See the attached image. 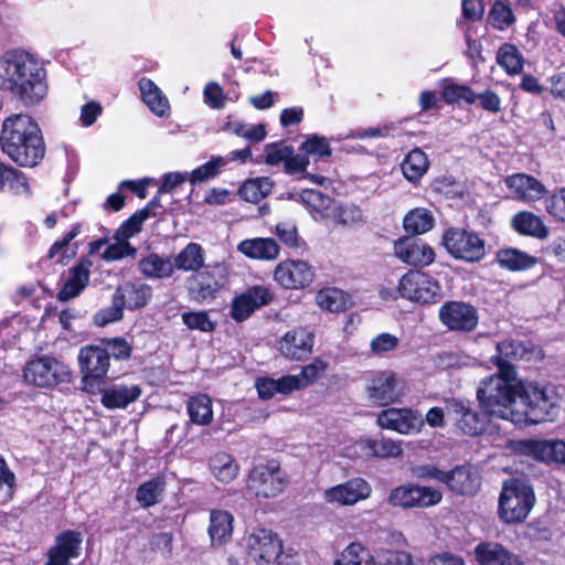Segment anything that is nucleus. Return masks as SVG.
<instances>
[{"instance_id": "obj_17", "label": "nucleus", "mask_w": 565, "mask_h": 565, "mask_svg": "<svg viewBox=\"0 0 565 565\" xmlns=\"http://www.w3.org/2000/svg\"><path fill=\"white\" fill-rule=\"evenodd\" d=\"M364 390L370 403L376 406L390 405L401 395L397 375L392 371H377L370 374Z\"/></svg>"}, {"instance_id": "obj_47", "label": "nucleus", "mask_w": 565, "mask_h": 565, "mask_svg": "<svg viewBox=\"0 0 565 565\" xmlns=\"http://www.w3.org/2000/svg\"><path fill=\"white\" fill-rule=\"evenodd\" d=\"M316 301L323 310L339 312L347 309L349 297L338 288H326L317 294Z\"/></svg>"}, {"instance_id": "obj_38", "label": "nucleus", "mask_w": 565, "mask_h": 565, "mask_svg": "<svg viewBox=\"0 0 565 565\" xmlns=\"http://www.w3.org/2000/svg\"><path fill=\"white\" fill-rule=\"evenodd\" d=\"M139 89L143 103L159 117L169 115L170 105L162 90L149 78L139 81Z\"/></svg>"}, {"instance_id": "obj_16", "label": "nucleus", "mask_w": 565, "mask_h": 565, "mask_svg": "<svg viewBox=\"0 0 565 565\" xmlns=\"http://www.w3.org/2000/svg\"><path fill=\"white\" fill-rule=\"evenodd\" d=\"M440 322L450 331L471 332L479 321L478 310L463 301H447L438 311Z\"/></svg>"}, {"instance_id": "obj_3", "label": "nucleus", "mask_w": 565, "mask_h": 565, "mask_svg": "<svg viewBox=\"0 0 565 565\" xmlns=\"http://www.w3.org/2000/svg\"><path fill=\"white\" fill-rule=\"evenodd\" d=\"M2 151L18 166L33 168L45 154V143L38 122L29 115L8 117L1 127Z\"/></svg>"}, {"instance_id": "obj_5", "label": "nucleus", "mask_w": 565, "mask_h": 565, "mask_svg": "<svg viewBox=\"0 0 565 565\" xmlns=\"http://www.w3.org/2000/svg\"><path fill=\"white\" fill-rule=\"evenodd\" d=\"M398 292L402 298L422 306L437 303L443 298L440 282L422 270L404 274L398 282Z\"/></svg>"}, {"instance_id": "obj_13", "label": "nucleus", "mask_w": 565, "mask_h": 565, "mask_svg": "<svg viewBox=\"0 0 565 565\" xmlns=\"http://www.w3.org/2000/svg\"><path fill=\"white\" fill-rule=\"evenodd\" d=\"M376 424L382 429L392 430L401 435H412L422 430L425 420L419 412L412 408L390 407L377 414Z\"/></svg>"}, {"instance_id": "obj_2", "label": "nucleus", "mask_w": 565, "mask_h": 565, "mask_svg": "<svg viewBox=\"0 0 565 565\" xmlns=\"http://www.w3.org/2000/svg\"><path fill=\"white\" fill-rule=\"evenodd\" d=\"M0 89L24 107L39 105L49 94L44 62L23 49L7 51L0 56Z\"/></svg>"}, {"instance_id": "obj_42", "label": "nucleus", "mask_w": 565, "mask_h": 565, "mask_svg": "<svg viewBox=\"0 0 565 565\" xmlns=\"http://www.w3.org/2000/svg\"><path fill=\"white\" fill-rule=\"evenodd\" d=\"M334 565H377V562L366 546L352 542L341 552Z\"/></svg>"}, {"instance_id": "obj_23", "label": "nucleus", "mask_w": 565, "mask_h": 565, "mask_svg": "<svg viewBox=\"0 0 565 565\" xmlns=\"http://www.w3.org/2000/svg\"><path fill=\"white\" fill-rule=\"evenodd\" d=\"M447 413L451 416L458 428L466 435L477 436L484 430L486 420L472 411L471 403L462 399H450L446 404Z\"/></svg>"}, {"instance_id": "obj_19", "label": "nucleus", "mask_w": 565, "mask_h": 565, "mask_svg": "<svg viewBox=\"0 0 565 565\" xmlns=\"http://www.w3.org/2000/svg\"><path fill=\"white\" fill-rule=\"evenodd\" d=\"M515 449L546 465H565V441L561 439H524Z\"/></svg>"}, {"instance_id": "obj_39", "label": "nucleus", "mask_w": 565, "mask_h": 565, "mask_svg": "<svg viewBox=\"0 0 565 565\" xmlns=\"http://www.w3.org/2000/svg\"><path fill=\"white\" fill-rule=\"evenodd\" d=\"M209 468L214 478L224 484L231 483L239 473V465L225 451H218L211 456Z\"/></svg>"}, {"instance_id": "obj_56", "label": "nucleus", "mask_w": 565, "mask_h": 565, "mask_svg": "<svg viewBox=\"0 0 565 565\" xmlns=\"http://www.w3.org/2000/svg\"><path fill=\"white\" fill-rule=\"evenodd\" d=\"M443 98L446 103L452 104L465 100L468 104H473L477 100V94L466 85L449 84L443 90Z\"/></svg>"}, {"instance_id": "obj_8", "label": "nucleus", "mask_w": 565, "mask_h": 565, "mask_svg": "<svg viewBox=\"0 0 565 565\" xmlns=\"http://www.w3.org/2000/svg\"><path fill=\"white\" fill-rule=\"evenodd\" d=\"M243 546L257 563H271L282 552V542L278 535L263 526L248 530L243 539Z\"/></svg>"}, {"instance_id": "obj_11", "label": "nucleus", "mask_w": 565, "mask_h": 565, "mask_svg": "<svg viewBox=\"0 0 565 565\" xmlns=\"http://www.w3.org/2000/svg\"><path fill=\"white\" fill-rule=\"evenodd\" d=\"M78 363L84 390L94 393L109 370V352L99 345H86L79 351Z\"/></svg>"}, {"instance_id": "obj_48", "label": "nucleus", "mask_w": 565, "mask_h": 565, "mask_svg": "<svg viewBox=\"0 0 565 565\" xmlns=\"http://www.w3.org/2000/svg\"><path fill=\"white\" fill-rule=\"evenodd\" d=\"M434 225V217L426 209L417 207L409 211L404 217V227L406 232L413 234H423L428 232Z\"/></svg>"}, {"instance_id": "obj_29", "label": "nucleus", "mask_w": 565, "mask_h": 565, "mask_svg": "<svg viewBox=\"0 0 565 565\" xmlns=\"http://www.w3.org/2000/svg\"><path fill=\"white\" fill-rule=\"evenodd\" d=\"M292 198L303 204L315 220H329L332 215L334 200L316 190H302Z\"/></svg>"}, {"instance_id": "obj_14", "label": "nucleus", "mask_w": 565, "mask_h": 565, "mask_svg": "<svg viewBox=\"0 0 565 565\" xmlns=\"http://www.w3.org/2000/svg\"><path fill=\"white\" fill-rule=\"evenodd\" d=\"M315 333L306 327H295L277 340V351L289 361H305L313 352Z\"/></svg>"}, {"instance_id": "obj_53", "label": "nucleus", "mask_w": 565, "mask_h": 565, "mask_svg": "<svg viewBox=\"0 0 565 565\" xmlns=\"http://www.w3.org/2000/svg\"><path fill=\"white\" fill-rule=\"evenodd\" d=\"M331 214L329 220L343 225L356 224L361 222L363 217L362 211L358 206L353 204L341 205L338 202H334Z\"/></svg>"}, {"instance_id": "obj_25", "label": "nucleus", "mask_w": 565, "mask_h": 565, "mask_svg": "<svg viewBox=\"0 0 565 565\" xmlns=\"http://www.w3.org/2000/svg\"><path fill=\"white\" fill-rule=\"evenodd\" d=\"M92 262L82 258L77 264L68 269L64 284L57 294L61 301L73 299L87 287L90 278Z\"/></svg>"}, {"instance_id": "obj_63", "label": "nucleus", "mask_w": 565, "mask_h": 565, "mask_svg": "<svg viewBox=\"0 0 565 565\" xmlns=\"http://www.w3.org/2000/svg\"><path fill=\"white\" fill-rule=\"evenodd\" d=\"M203 98L204 103L212 109H223L227 100V96L223 88L215 82H210L205 85Z\"/></svg>"}, {"instance_id": "obj_52", "label": "nucleus", "mask_w": 565, "mask_h": 565, "mask_svg": "<svg viewBox=\"0 0 565 565\" xmlns=\"http://www.w3.org/2000/svg\"><path fill=\"white\" fill-rule=\"evenodd\" d=\"M300 150L309 156L322 159L331 156L332 150L329 140L319 135L307 136L300 145Z\"/></svg>"}, {"instance_id": "obj_28", "label": "nucleus", "mask_w": 565, "mask_h": 565, "mask_svg": "<svg viewBox=\"0 0 565 565\" xmlns=\"http://www.w3.org/2000/svg\"><path fill=\"white\" fill-rule=\"evenodd\" d=\"M142 391L136 384H113L102 391L100 402L107 409L126 408L136 402Z\"/></svg>"}, {"instance_id": "obj_20", "label": "nucleus", "mask_w": 565, "mask_h": 565, "mask_svg": "<svg viewBox=\"0 0 565 565\" xmlns=\"http://www.w3.org/2000/svg\"><path fill=\"white\" fill-rule=\"evenodd\" d=\"M83 535L73 530L62 531L56 535L54 544L46 552L44 565H72V561L81 555Z\"/></svg>"}, {"instance_id": "obj_43", "label": "nucleus", "mask_w": 565, "mask_h": 565, "mask_svg": "<svg viewBox=\"0 0 565 565\" xmlns=\"http://www.w3.org/2000/svg\"><path fill=\"white\" fill-rule=\"evenodd\" d=\"M186 411L193 424L210 425L213 420L212 399L205 394H198L189 398Z\"/></svg>"}, {"instance_id": "obj_31", "label": "nucleus", "mask_w": 565, "mask_h": 565, "mask_svg": "<svg viewBox=\"0 0 565 565\" xmlns=\"http://www.w3.org/2000/svg\"><path fill=\"white\" fill-rule=\"evenodd\" d=\"M115 295L125 308L130 310L145 307L151 298V287L140 281H128L119 286Z\"/></svg>"}, {"instance_id": "obj_60", "label": "nucleus", "mask_w": 565, "mask_h": 565, "mask_svg": "<svg viewBox=\"0 0 565 565\" xmlns=\"http://www.w3.org/2000/svg\"><path fill=\"white\" fill-rule=\"evenodd\" d=\"M399 343L397 337L383 332L372 339L370 343L371 353L376 356H383L388 352L394 351Z\"/></svg>"}, {"instance_id": "obj_62", "label": "nucleus", "mask_w": 565, "mask_h": 565, "mask_svg": "<svg viewBox=\"0 0 565 565\" xmlns=\"http://www.w3.org/2000/svg\"><path fill=\"white\" fill-rule=\"evenodd\" d=\"M182 321L191 330L211 332L215 328V324L210 320L207 313L203 311L184 312L182 315Z\"/></svg>"}, {"instance_id": "obj_49", "label": "nucleus", "mask_w": 565, "mask_h": 565, "mask_svg": "<svg viewBox=\"0 0 565 565\" xmlns=\"http://www.w3.org/2000/svg\"><path fill=\"white\" fill-rule=\"evenodd\" d=\"M227 164L224 157H212L210 161L194 169L190 174V182L195 185L214 179Z\"/></svg>"}, {"instance_id": "obj_36", "label": "nucleus", "mask_w": 565, "mask_h": 565, "mask_svg": "<svg viewBox=\"0 0 565 565\" xmlns=\"http://www.w3.org/2000/svg\"><path fill=\"white\" fill-rule=\"evenodd\" d=\"M511 225L519 234L540 239L546 238L550 233L543 220L530 211L516 213L511 220Z\"/></svg>"}, {"instance_id": "obj_9", "label": "nucleus", "mask_w": 565, "mask_h": 565, "mask_svg": "<svg viewBox=\"0 0 565 565\" xmlns=\"http://www.w3.org/2000/svg\"><path fill=\"white\" fill-rule=\"evenodd\" d=\"M26 383L38 387H52L70 380L68 367L54 358L41 356L30 361L24 370Z\"/></svg>"}, {"instance_id": "obj_32", "label": "nucleus", "mask_w": 565, "mask_h": 565, "mask_svg": "<svg viewBox=\"0 0 565 565\" xmlns=\"http://www.w3.org/2000/svg\"><path fill=\"white\" fill-rule=\"evenodd\" d=\"M355 445L365 456L382 459L398 458L403 454L402 441L386 437L380 439L361 438Z\"/></svg>"}, {"instance_id": "obj_34", "label": "nucleus", "mask_w": 565, "mask_h": 565, "mask_svg": "<svg viewBox=\"0 0 565 565\" xmlns=\"http://www.w3.org/2000/svg\"><path fill=\"white\" fill-rule=\"evenodd\" d=\"M0 191L14 196H29L30 184L23 172L0 162Z\"/></svg>"}, {"instance_id": "obj_64", "label": "nucleus", "mask_w": 565, "mask_h": 565, "mask_svg": "<svg viewBox=\"0 0 565 565\" xmlns=\"http://www.w3.org/2000/svg\"><path fill=\"white\" fill-rule=\"evenodd\" d=\"M413 476L419 480H435L441 483L446 481V470H441L435 465H419L412 469Z\"/></svg>"}, {"instance_id": "obj_45", "label": "nucleus", "mask_w": 565, "mask_h": 565, "mask_svg": "<svg viewBox=\"0 0 565 565\" xmlns=\"http://www.w3.org/2000/svg\"><path fill=\"white\" fill-rule=\"evenodd\" d=\"M497 262L503 268L518 271L533 267L536 258L516 248H507L498 252Z\"/></svg>"}, {"instance_id": "obj_37", "label": "nucleus", "mask_w": 565, "mask_h": 565, "mask_svg": "<svg viewBox=\"0 0 565 565\" xmlns=\"http://www.w3.org/2000/svg\"><path fill=\"white\" fill-rule=\"evenodd\" d=\"M138 269L142 276L149 279L170 278L174 273L172 259L156 253L141 258L138 263Z\"/></svg>"}, {"instance_id": "obj_35", "label": "nucleus", "mask_w": 565, "mask_h": 565, "mask_svg": "<svg viewBox=\"0 0 565 565\" xmlns=\"http://www.w3.org/2000/svg\"><path fill=\"white\" fill-rule=\"evenodd\" d=\"M233 522L234 518L228 511H211L209 535L213 546H221L232 537Z\"/></svg>"}, {"instance_id": "obj_54", "label": "nucleus", "mask_w": 565, "mask_h": 565, "mask_svg": "<svg viewBox=\"0 0 565 565\" xmlns=\"http://www.w3.org/2000/svg\"><path fill=\"white\" fill-rule=\"evenodd\" d=\"M150 216L151 213L148 212V210H140L136 212L117 230L116 237L124 238L128 242L129 238L141 231L143 222Z\"/></svg>"}, {"instance_id": "obj_46", "label": "nucleus", "mask_w": 565, "mask_h": 565, "mask_svg": "<svg viewBox=\"0 0 565 565\" xmlns=\"http://www.w3.org/2000/svg\"><path fill=\"white\" fill-rule=\"evenodd\" d=\"M273 189V182L269 178H254L246 180L238 189V195L242 200L250 203H258L265 199Z\"/></svg>"}, {"instance_id": "obj_24", "label": "nucleus", "mask_w": 565, "mask_h": 565, "mask_svg": "<svg viewBox=\"0 0 565 565\" xmlns=\"http://www.w3.org/2000/svg\"><path fill=\"white\" fill-rule=\"evenodd\" d=\"M327 367L328 364L324 361L316 359L312 363L303 366L300 373L277 379L278 394L287 395L309 386Z\"/></svg>"}, {"instance_id": "obj_61", "label": "nucleus", "mask_w": 565, "mask_h": 565, "mask_svg": "<svg viewBox=\"0 0 565 565\" xmlns=\"http://www.w3.org/2000/svg\"><path fill=\"white\" fill-rule=\"evenodd\" d=\"M292 153V147L282 143H268L265 146L264 156L265 163L269 166H278L286 163L289 154Z\"/></svg>"}, {"instance_id": "obj_1", "label": "nucleus", "mask_w": 565, "mask_h": 565, "mask_svg": "<svg viewBox=\"0 0 565 565\" xmlns=\"http://www.w3.org/2000/svg\"><path fill=\"white\" fill-rule=\"evenodd\" d=\"M497 352L492 361L498 373L483 380L477 391L483 412L515 425L551 420L561 403L557 387L519 382L510 363V360L542 359V350L527 348L519 341L504 340L497 344Z\"/></svg>"}, {"instance_id": "obj_15", "label": "nucleus", "mask_w": 565, "mask_h": 565, "mask_svg": "<svg viewBox=\"0 0 565 565\" xmlns=\"http://www.w3.org/2000/svg\"><path fill=\"white\" fill-rule=\"evenodd\" d=\"M274 292L269 287L257 285L236 295L231 302L230 317L236 322L247 320L256 310L269 305Z\"/></svg>"}, {"instance_id": "obj_50", "label": "nucleus", "mask_w": 565, "mask_h": 565, "mask_svg": "<svg viewBox=\"0 0 565 565\" xmlns=\"http://www.w3.org/2000/svg\"><path fill=\"white\" fill-rule=\"evenodd\" d=\"M164 489V482L160 478L151 479L139 486L136 493V500L143 508L151 507L159 501Z\"/></svg>"}, {"instance_id": "obj_12", "label": "nucleus", "mask_w": 565, "mask_h": 565, "mask_svg": "<svg viewBox=\"0 0 565 565\" xmlns=\"http://www.w3.org/2000/svg\"><path fill=\"white\" fill-rule=\"evenodd\" d=\"M372 494L371 483L362 477H353L342 483L327 488L323 499L337 507H353Z\"/></svg>"}, {"instance_id": "obj_51", "label": "nucleus", "mask_w": 565, "mask_h": 565, "mask_svg": "<svg viewBox=\"0 0 565 565\" xmlns=\"http://www.w3.org/2000/svg\"><path fill=\"white\" fill-rule=\"evenodd\" d=\"M489 23L499 31H504L515 22L512 9L501 0L493 2L490 13Z\"/></svg>"}, {"instance_id": "obj_30", "label": "nucleus", "mask_w": 565, "mask_h": 565, "mask_svg": "<svg viewBox=\"0 0 565 565\" xmlns=\"http://www.w3.org/2000/svg\"><path fill=\"white\" fill-rule=\"evenodd\" d=\"M237 250L250 259L274 260L279 255V246L274 238L255 237L242 241Z\"/></svg>"}, {"instance_id": "obj_18", "label": "nucleus", "mask_w": 565, "mask_h": 565, "mask_svg": "<svg viewBox=\"0 0 565 565\" xmlns=\"http://www.w3.org/2000/svg\"><path fill=\"white\" fill-rule=\"evenodd\" d=\"M274 278L285 289H302L313 281L315 270L306 260L286 259L277 264Z\"/></svg>"}, {"instance_id": "obj_27", "label": "nucleus", "mask_w": 565, "mask_h": 565, "mask_svg": "<svg viewBox=\"0 0 565 565\" xmlns=\"http://www.w3.org/2000/svg\"><path fill=\"white\" fill-rule=\"evenodd\" d=\"M445 484L452 492L473 494L480 486V478L473 466L462 465L446 472Z\"/></svg>"}, {"instance_id": "obj_10", "label": "nucleus", "mask_w": 565, "mask_h": 565, "mask_svg": "<svg viewBox=\"0 0 565 565\" xmlns=\"http://www.w3.org/2000/svg\"><path fill=\"white\" fill-rule=\"evenodd\" d=\"M443 492L434 487L404 484L391 490L387 502L394 508H430L440 503Z\"/></svg>"}, {"instance_id": "obj_4", "label": "nucleus", "mask_w": 565, "mask_h": 565, "mask_svg": "<svg viewBox=\"0 0 565 565\" xmlns=\"http://www.w3.org/2000/svg\"><path fill=\"white\" fill-rule=\"evenodd\" d=\"M535 503L533 488L524 480L505 481L499 499V516L504 523L523 522Z\"/></svg>"}, {"instance_id": "obj_40", "label": "nucleus", "mask_w": 565, "mask_h": 565, "mask_svg": "<svg viewBox=\"0 0 565 565\" xmlns=\"http://www.w3.org/2000/svg\"><path fill=\"white\" fill-rule=\"evenodd\" d=\"M429 169L427 154L419 148L411 150L401 163V170L404 178L417 184Z\"/></svg>"}, {"instance_id": "obj_7", "label": "nucleus", "mask_w": 565, "mask_h": 565, "mask_svg": "<svg viewBox=\"0 0 565 565\" xmlns=\"http://www.w3.org/2000/svg\"><path fill=\"white\" fill-rule=\"evenodd\" d=\"M447 252L457 259L476 263L486 256V243L475 232L463 228H448L443 236Z\"/></svg>"}, {"instance_id": "obj_44", "label": "nucleus", "mask_w": 565, "mask_h": 565, "mask_svg": "<svg viewBox=\"0 0 565 565\" xmlns=\"http://www.w3.org/2000/svg\"><path fill=\"white\" fill-rule=\"evenodd\" d=\"M497 63L509 75H519L524 67V56L516 45L511 43L502 44L497 52Z\"/></svg>"}, {"instance_id": "obj_57", "label": "nucleus", "mask_w": 565, "mask_h": 565, "mask_svg": "<svg viewBox=\"0 0 565 565\" xmlns=\"http://www.w3.org/2000/svg\"><path fill=\"white\" fill-rule=\"evenodd\" d=\"M124 308L122 302H120L114 294L111 305L99 310L94 316L95 324L98 327H105L108 323L119 321L122 318Z\"/></svg>"}, {"instance_id": "obj_59", "label": "nucleus", "mask_w": 565, "mask_h": 565, "mask_svg": "<svg viewBox=\"0 0 565 565\" xmlns=\"http://www.w3.org/2000/svg\"><path fill=\"white\" fill-rule=\"evenodd\" d=\"M377 565H415L413 556L405 551L381 550L376 554Z\"/></svg>"}, {"instance_id": "obj_41", "label": "nucleus", "mask_w": 565, "mask_h": 565, "mask_svg": "<svg viewBox=\"0 0 565 565\" xmlns=\"http://www.w3.org/2000/svg\"><path fill=\"white\" fill-rule=\"evenodd\" d=\"M204 249L198 243H189L172 260L174 269L195 273L204 267Z\"/></svg>"}, {"instance_id": "obj_6", "label": "nucleus", "mask_w": 565, "mask_h": 565, "mask_svg": "<svg viewBox=\"0 0 565 565\" xmlns=\"http://www.w3.org/2000/svg\"><path fill=\"white\" fill-rule=\"evenodd\" d=\"M286 486V476L276 460L256 465L248 473L247 490L258 498H275Z\"/></svg>"}, {"instance_id": "obj_26", "label": "nucleus", "mask_w": 565, "mask_h": 565, "mask_svg": "<svg viewBox=\"0 0 565 565\" xmlns=\"http://www.w3.org/2000/svg\"><path fill=\"white\" fill-rule=\"evenodd\" d=\"M480 565H524L518 555L498 542H481L475 547Z\"/></svg>"}, {"instance_id": "obj_55", "label": "nucleus", "mask_w": 565, "mask_h": 565, "mask_svg": "<svg viewBox=\"0 0 565 565\" xmlns=\"http://www.w3.org/2000/svg\"><path fill=\"white\" fill-rule=\"evenodd\" d=\"M115 243L107 246V248L102 254V258L106 262H115L122 259L127 256H135L137 249L130 245L124 238H117L116 234L114 235Z\"/></svg>"}, {"instance_id": "obj_21", "label": "nucleus", "mask_w": 565, "mask_h": 565, "mask_svg": "<svg viewBox=\"0 0 565 565\" xmlns=\"http://www.w3.org/2000/svg\"><path fill=\"white\" fill-rule=\"evenodd\" d=\"M394 255L403 263L414 267H425L435 259V252L423 241L415 237L399 238L394 243Z\"/></svg>"}, {"instance_id": "obj_22", "label": "nucleus", "mask_w": 565, "mask_h": 565, "mask_svg": "<svg viewBox=\"0 0 565 565\" xmlns=\"http://www.w3.org/2000/svg\"><path fill=\"white\" fill-rule=\"evenodd\" d=\"M511 198L530 203L543 199L547 192L545 185L536 178L526 173H514L504 180Z\"/></svg>"}, {"instance_id": "obj_58", "label": "nucleus", "mask_w": 565, "mask_h": 565, "mask_svg": "<svg viewBox=\"0 0 565 565\" xmlns=\"http://www.w3.org/2000/svg\"><path fill=\"white\" fill-rule=\"evenodd\" d=\"M545 210L555 221L565 223V188L554 191L546 198Z\"/></svg>"}, {"instance_id": "obj_33", "label": "nucleus", "mask_w": 565, "mask_h": 565, "mask_svg": "<svg viewBox=\"0 0 565 565\" xmlns=\"http://www.w3.org/2000/svg\"><path fill=\"white\" fill-rule=\"evenodd\" d=\"M220 288L218 281L205 268L199 270L188 279V291L195 301H210L215 298Z\"/></svg>"}]
</instances>
